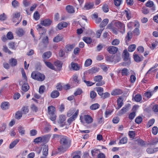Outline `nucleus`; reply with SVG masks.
I'll return each mask as SVG.
<instances>
[{
    "instance_id": "obj_1",
    "label": "nucleus",
    "mask_w": 158,
    "mask_h": 158,
    "mask_svg": "<svg viewBox=\"0 0 158 158\" xmlns=\"http://www.w3.org/2000/svg\"><path fill=\"white\" fill-rule=\"evenodd\" d=\"M60 144L58 150L61 152H64L70 147L71 142L67 137L63 136L60 137Z\"/></svg>"
},
{
    "instance_id": "obj_2",
    "label": "nucleus",
    "mask_w": 158,
    "mask_h": 158,
    "mask_svg": "<svg viewBox=\"0 0 158 158\" xmlns=\"http://www.w3.org/2000/svg\"><path fill=\"white\" fill-rule=\"evenodd\" d=\"M31 77L33 79L40 81H42L45 79V76L44 74L37 72L35 71L32 72Z\"/></svg>"
},
{
    "instance_id": "obj_3",
    "label": "nucleus",
    "mask_w": 158,
    "mask_h": 158,
    "mask_svg": "<svg viewBox=\"0 0 158 158\" xmlns=\"http://www.w3.org/2000/svg\"><path fill=\"white\" fill-rule=\"evenodd\" d=\"M55 108L53 106H51L48 107V113L50 119L54 121L56 119V115L55 114Z\"/></svg>"
},
{
    "instance_id": "obj_4",
    "label": "nucleus",
    "mask_w": 158,
    "mask_h": 158,
    "mask_svg": "<svg viewBox=\"0 0 158 158\" xmlns=\"http://www.w3.org/2000/svg\"><path fill=\"white\" fill-rule=\"evenodd\" d=\"M81 122L84 124L85 123L87 124H90L93 121V119L89 115H85L83 116H81L80 117Z\"/></svg>"
},
{
    "instance_id": "obj_5",
    "label": "nucleus",
    "mask_w": 158,
    "mask_h": 158,
    "mask_svg": "<svg viewBox=\"0 0 158 158\" xmlns=\"http://www.w3.org/2000/svg\"><path fill=\"white\" fill-rule=\"evenodd\" d=\"M102 77L101 75L96 76L94 77V81L97 82L96 84V86H102L105 84L104 82L102 81Z\"/></svg>"
},
{
    "instance_id": "obj_6",
    "label": "nucleus",
    "mask_w": 158,
    "mask_h": 158,
    "mask_svg": "<svg viewBox=\"0 0 158 158\" xmlns=\"http://www.w3.org/2000/svg\"><path fill=\"white\" fill-rule=\"evenodd\" d=\"M63 35L58 34L55 36L53 39V41L54 43H58L60 41H64Z\"/></svg>"
},
{
    "instance_id": "obj_7",
    "label": "nucleus",
    "mask_w": 158,
    "mask_h": 158,
    "mask_svg": "<svg viewBox=\"0 0 158 158\" xmlns=\"http://www.w3.org/2000/svg\"><path fill=\"white\" fill-rule=\"evenodd\" d=\"M130 104H128L123 107L118 113V115L120 116L125 113L126 112L128 111L130 108Z\"/></svg>"
},
{
    "instance_id": "obj_8",
    "label": "nucleus",
    "mask_w": 158,
    "mask_h": 158,
    "mask_svg": "<svg viewBox=\"0 0 158 158\" xmlns=\"http://www.w3.org/2000/svg\"><path fill=\"white\" fill-rule=\"evenodd\" d=\"M79 113L78 110H77L73 115L70 118H69L67 120L69 123L70 124L72 122L74 121L77 118Z\"/></svg>"
},
{
    "instance_id": "obj_9",
    "label": "nucleus",
    "mask_w": 158,
    "mask_h": 158,
    "mask_svg": "<svg viewBox=\"0 0 158 158\" xmlns=\"http://www.w3.org/2000/svg\"><path fill=\"white\" fill-rule=\"evenodd\" d=\"M36 29L40 34H45L46 32V29L40 24L37 25Z\"/></svg>"
},
{
    "instance_id": "obj_10",
    "label": "nucleus",
    "mask_w": 158,
    "mask_h": 158,
    "mask_svg": "<svg viewBox=\"0 0 158 158\" xmlns=\"http://www.w3.org/2000/svg\"><path fill=\"white\" fill-rule=\"evenodd\" d=\"M116 26L120 29L121 32L123 33L125 32V25L120 22H118L116 23Z\"/></svg>"
},
{
    "instance_id": "obj_11",
    "label": "nucleus",
    "mask_w": 158,
    "mask_h": 158,
    "mask_svg": "<svg viewBox=\"0 0 158 158\" xmlns=\"http://www.w3.org/2000/svg\"><path fill=\"white\" fill-rule=\"evenodd\" d=\"M69 68L71 70L76 71L80 69L79 65L73 62L71 63L70 65L69 66Z\"/></svg>"
},
{
    "instance_id": "obj_12",
    "label": "nucleus",
    "mask_w": 158,
    "mask_h": 158,
    "mask_svg": "<svg viewBox=\"0 0 158 158\" xmlns=\"http://www.w3.org/2000/svg\"><path fill=\"white\" fill-rule=\"evenodd\" d=\"M118 50V48L117 47L113 46H110L107 49V50L109 53L112 54H115Z\"/></svg>"
},
{
    "instance_id": "obj_13",
    "label": "nucleus",
    "mask_w": 158,
    "mask_h": 158,
    "mask_svg": "<svg viewBox=\"0 0 158 158\" xmlns=\"http://www.w3.org/2000/svg\"><path fill=\"white\" fill-rule=\"evenodd\" d=\"M52 23L51 20L49 19H47L42 20L40 22V24L43 26H48L50 25Z\"/></svg>"
},
{
    "instance_id": "obj_14",
    "label": "nucleus",
    "mask_w": 158,
    "mask_h": 158,
    "mask_svg": "<svg viewBox=\"0 0 158 158\" xmlns=\"http://www.w3.org/2000/svg\"><path fill=\"white\" fill-rule=\"evenodd\" d=\"M123 14L125 15L128 20H129L131 18V14L130 11L128 9L125 10L123 12Z\"/></svg>"
},
{
    "instance_id": "obj_15",
    "label": "nucleus",
    "mask_w": 158,
    "mask_h": 158,
    "mask_svg": "<svg viewBox=\"0 0 158 158\" xmlns=\"http://www.w3.org/2000/svg\"><path fill=\"white\" fill-rule=\"evenodd\" d=\"M94 6V4L93 3L87 2L85 3L83 9L84 10H88L92 9Z\"/></svg>"
},
{
    "instance_id": "obj_16",
    "label": "nucleus",
    "mask_w": 158,
    "mask_h": 158,
    "mask_svg": "<svg viewBox=\"0 0 158 158\" xmlns=\"http://www.w3.org/2000/svg\"><path fill=\"white\" fill-rule=\"evenodd\" d=\"M16 33L18 36L21 37L24 34L25 31L22 28H19L16 30Z\"/></svg>"
},
{
    "instance_id": "obj_17",
    "label": "nucleus",
    "mask_w": 158,
    "mask_h": 158,
    "mask_svg": "<svg viewBox=\"0 0 158 158\" xmlns=\"http://www.w3.org/2000/svg\"><path fill=\"white\" fill-rule=\"evenodd\" d=\"M144 51V48L143 46H139V62L142 60L144 59L143 57L141 56V54L143 53Z\"/></svg>"
},
{
    "instance_id": "obj_18",
    "label": "nucleus",
    "mask_w": 158,
    "mask_h": 158,
    "mask_svg": "<svg viewBox=\"0 0 158 158\" xmlns=\"http://www.w3.org/2000/svg\"><path fill=\"white\" fill-rule=\"evenodd\" d=\"M158 151V147L153 148H148L147 150L146 151L148 154H153Z\"/></svg>"
},
{
    "instance_id": "obj_19",
    "label": "nucleus",
    "mask_w": 158,
    "mask_h": 158,
    "mask_svg": "<svg viewBox=\"0 0 158 158\" xmlns=\"http://www.w3.org/2000/svg\"><path fill=\"white\" fill-rule=\"evenodd\" d=\"M154 5L153 2L151 0H148L146 4V6L147 7H152V10L153 11L155 10V8L154 6Z\"/></svg>"
},
{
    "instance_id": "obj_20",
    "label": "nucleus",
    "mask_w": 158,
    "mask_h": 158,
    "mask_svg": "<svg viewBox=\"0 0 158 158\" xmlns=\"http://www.w3.org/2000/svg\"><path fill=\"white\" fill-rule=\"evenodd\" d=\"M67 23L66 22H63L58 24L57 27L59 29L61 30L63 28L67 27Z\"/></svg>"
},
{
    "instance_id": "obj_21",
    "label": "nucleus",
    "mask_w": 158,
    "mask_h": 158,
    "mask_svg": "<svg viewBox=\"0 0 158 158\" xmlns=\"http://www.w3.org/2000/svg\"><path fill=\"white\" fill-rule=\"evenodd\" d=\"M66 10L69 13H73L75 12L74 8L72 6H67L66 7Z\"/></svg>"
},
{
    "instance_id": "obj_22",
    "label": "nucleus",
    "mask_w": 158,
    "mask_h": 158,
    "mask_svg": "<svg viewBox=\"0 0 158 158\" xmlns=\"http://www.w3.org/2000/svg\"><path fill=\"white\" fill-rule=\"evenodd\" d=\"M20 12H16L13 14V21L14 22H16V20L18 19L20 17Z\"/></svg>"
},
{
    "instance_id": "obj_23",
    "label": "nucleus",
    "mask_w": 158,
    "mask_h": 158,
    "mask_svg": "<svg viewBox=\"0 0 158 158\" xmlns=\"http://www.w3.org/2000/svg\"><path fill=\"white\" fill-rule=\"evenodd\" d=\"M118 102V107L116 109L118 110L123 105V98L120 97H119L117 100Z\"/></svg>"
},
{
    "instance_id": "obj_24",
    "label": "nucleus",
    "mask_w": 158,
    "mask_h": 158,
    "mask_svg": "<svg viewBox=\"0 0 158 158\" xmlns=\"http://www.w3.org/2000/svg\"><path fill=\"white\" fill-rule=\"evenodd\" d=\"M123 53L124 54V59L125 61L128 60L129 62V64L130 63V60L129 59V54L127 52V50H124L123 51Z\"/></svg>"
},
{
    "instance_id": "obj_25",
    "label": "nucleus",
    "mask_w": 158,
    "mask_h": 158,
    "mask_svg": "<svg viewBox=\"0 0 158 158\" xmlns=\"http://www.w3.org/2000/svg\"><path fill=\"white\" fill-rule=\"evenodd\" d=\"M19 139H17L12 141L10 144L9 146V148L10 149H11L14 148L19 142Z\"/></svg>"
},
{
    "instance_id": "obj_26",
    "label": "nucleus",
    "mask_w": 158,
    "mask_h": 158,
    "mask_svg": "<svg viewBox=\"0 0 158 158\" xmlns=\"http://www.w3.org/2000/svg\"><path fill=\"white\" fill-rule=\"evenodd\" d=\"M122 93V92L120 89H115L111 92V94L112 95H117L121 94Z\"/></svg>"
},
{
    "instance_id": "obj_27",
    "label": "nucleus",
    "mask_w": 158,
    "mask_h": 158,
    "mask_svg": "<svg viewBox=\"0 0 158 158\" xmlns=\"http://www.w3.org/2000/svg\"><path fill=\"white\" fill-rule=\"evenodd\" d=\"M52 53L50 51L44 53L42 57L43 59L46 60L50 58L52 55Z\"/></svg>"
},
{
    "instance_id": "obj_28",
    "label": "nucleus",
    "mask_w": 158,
    "mask_h": 158,
    "mask_svg": "<svg viewBox=\"0 0 158 158\" xmlns=\"http://www.w3.org/2000/svg\"><path fill=\"white\" fill-rule=\"evenodd\" d=\"M60 94L59 92L56 90L53 91L51 94V97L52 98H55L58 97Z\"/></svg>"
},
{
    "instance_id": "obj_29",
    "label": "nucleus",
    "mask_w": 158,
    "mask_h": 158,
    "mask_svg": "<svg viewBox=\"0 0 158 158\" xmlns=\"http://www.w3.org/2000/svg\"><path fill=\"white\" fill-rule=\"evenodd\" d=\"M99 70V68L97 67H93L89 70V73H95L98 72Z\"/></svg>"
},
{
    "instance_id": "obj_30",
    "label": "nucleus",
    "mask_w": 158,
    "mask_h": 158,
    "mask_svg": "<svg viewBox=\"0 0 158 158\" xmlns=\"http://www.w3.org/2000/svg\"><path fill=\"white\" fill-rule=\"evenodd\" d=\"M22 88L23 91L26 92L29 89V86L27 83H25L23 85Z\"/></svg>"
},
{
    "instance_id": "obj_31",
    "label": "nucleus",
    "mask_w": 158,
    "mask_h": 158,
    "mask_svg": "<svg viewBox=\"0 0 158 158\" xmlns=\"http://www.w3.org/2000/svg\"><path fill=\"white\" fill-rule=\"evenodd\" d=\"M109 20L107 19H104L100 24V27H103L106 26L108 23Z\"/></svg>"
},
{
    "instance_id": "obj_32",
    "label": "nucleus",
    "mask_w": 158,
    "mask_h": 158,
    "mask_svg": "<svg viewBox=\"0 0 158 158\" xmlns=\"http://www.w3.org/2000/svg\"><path fill=\"white\" fill-rule=\"evenodd\" d=\"M99 105L98 103H95L92 105L90 107V109L92 110H95L99 108Z\"/></svg>"
},
{
    "instance_id": "obj_33",
    "label": "nucleus",
    "mask_w": 158,
    "mask_h": 158,
    "mask_svg": "<svg viewBox=\"0 0 158 158\" xmlns=\"http://www.w3.org/2000/svg\"><path fill=\"white\" fill-rule=\"evenodd\" d=\"M92 63V61L90 59H87L85 61L84 66L85 67L90 66Z\"/></svg>"
},
{
    "instance_id": "obj_34",
    "label": "nucleus",
    "mask_w": 158,
    "mask_h": 158,
    "mask_svg": "<svg viewBox=\"0 0 158 158\" xmlns=\"http://www.w3.org/2000/svg\"><path fill=\"white\" fill-rule=\"evenodd\" d=\"M48 154V146L47 145L44 146L43 150V155L47 156Z\"/></svg>"
},
{
    "instance_id": "obj_35",
    "label": "nucleus",
    "mask_w": 158,
    "mask_h": 158,
    "mask_svg": "<svg viewBox=\"0 0 158 158\" xmlns=\"http://www.w3.org/2000/svg\"><path fill=\"white\" fill-rule=\"evenodd\" d=\"M9 63L11 66H15L17 64V60L15 59L12 58L9 60Z\"/></svg>"
},
{
    "instance_id": "obj_36",
    "label": "nucleus",
    "mask_w": 158,
    "mask_h": 158,
    "mask_svg": "<svg viewBox=\"0 0 158 158\" xmlns=\"http://www.w3.org/2000/svg\"><path fill=\"white\" fill-rule=\"evenodd\" d=\"M9 104L8 102H6L2 103L1 105V108L4 110H6L8 108Z\"/></svg>"
},
{
    "instance_id": "obj_37",
    "label": "nucleus",
    "mask_w": 158,
    "mask_h": 158,
    "mask_svg": "<svg viewBox=\"0 0 158 158\" xmlns=\"http://www.w3.org/2000/svg\"><path fill=\"white\" fill-rule=\"evenodd\" d=\"M83 40L87 44H90L92 42V39L89 37H84L83 38Z\"/></svg>"
},
{
    "instance_id": "obj_38",
    "label": "nucleus",
    "mask_w": 158,
    "mask_h": 158,
    "mask_svg": "<svg viewBox=\"0 0 158 158\" xmlns=\"http://www.w3.org/2000/svg\"><path fill=\"white\" fill-rule=\"evenodd\" d=\"M158 66V64H156L154 66L150 68L149 70L148 71L147 73H150L151 72H155L157 71V69H154L156 67Z\"/></svg>"
},
{
    "instance_id": "obj_39",
    "label": "nucleus",
    "mask_w": 158,
    "mask_h": 158,
    "mask_svg": "<svg viewBox=\"0 0 158 158\" xmlns=\"http://www.w3.org/2000/svg\"><path fill=\"white\" fill-rule=\"evenodd\" d=\"M22 113L21 111H18L16 112L15 115V117L18 119H20L22 116Z\"/></svg>"
},
{
    "instance_id": "obj_40",
    "label": "nucleus",
    "mask_w": 158,
    "mask_h": 158,
    "mask_svg": "<svg viewBox=\"0 0 158 158\" xmlns=\"http://www.w3.org/2000/svg\"><path fill=\"white\" fill-rule=\"evenodd\" d=\"M127 138L126 137H124L122 138L120 140L119 144H124L127 143Z\"/></svg>"
},
{
    "instance_id": "obj_41",
    "label": "nucleus",
    "mask_w": 158,
    "mask_h": 158,
    "mask_svg": "<svg viewBox=\"0 0 158 158\" xmlns=\"http://www.w3.org/2000/svg\"><path fill=\"white\" fill-rule=\"evenodd\" d=\"M42 42L44 44L48 45L49 43L48 37L47 36H44L42 39Z\"/></svg>"
},
{
    "instance_id": "obj_42",
    "label": "nucleus",
    "mask_w": 158,
    "mask_h": 158,
    "mask_svg": "<svg viewBox=\"0 0 158 158\" xmlns=\"http://www.w3.org/2000/svg\"><path fill=\"white\" fill-rule=\"evenodd\" d=\"M100 96L101 98L103 99H105L109 97L110 96V94L108 92H106L104 93H103Z\"/></svg>"
},
{
    "instance_id": "obj_43",
    "label": "nucleus",
    "mask_w": 158,
    "mask_h": 158,
    "mask_svg": "<svg viewBox=\"0 0 158 158\" xmlns=\"http://www.w3.org/2000/svg\"><path fill=\"white\" fill-rule=\"evenodd\" d=\"M66 118L65 115H60L59 117V123H63L66 120Z\"/></svg>"
},
{
    "instance_id": "obj_44",
    "label": "nucleus",
    "mask_w": 158,
    "mask_h": 158,
    "mask_svg": "<svg viewBox=\"0 0 158 158\" xmlns=\"http://www.w3.org/2000/svg\"><path fill=\"white\" fill-rule=\"evenodd\" d=\"M18 131L21 135H23L25 134V130L24 128L21 126H19V127Z\"/></svg>"
},
{
    "instance_id": "obj_45",
    "label": "nucleus",
    "mask_w": 158,
    "mask_h": 158,
    "mask_svg": "<svg viewBox=\"0 0 158 158\" xmlns=\"http://www.w3.org/2000/svg\"><path fill=\"white\" fill-rule=\"evenodd\" d=\"M96 91L98 94L100 96L103 92V89L101 87H98L96 88Z\"/></svg>"
},
{
    "instance_id": "obj_46",
    "label": "nucleus",
    "mask_w": 158,
    "mask_h": 158,
    "mask_svg": "<svg viewBox=\"0 0 158 158\" xmlns=\"http://www.w3.org/2000/svg\"><path fill=\"white\" fill-rule=\"evenodd\" d=\"M135 48L136 45L135 44L131 45L128 47V51L130 52H132L135 50Z\"/></svg>"
},
{
    "instance_id": "obj_47",
    "label": "nucleus",
    "mask_w": 158,
    "mask_h": 158,
    "mask_svg": "<svg viewBox=\"0 0 158 158\" xmlns=\"http://www.w3.org/2000/svg\"><path fill=\"white\" fill-rule=\"evenodd\" d=\"M135 132L134 131H129L128 133V135L130 138L133 139L135 136Z\"/></svg>"
},
{
    "instance_id": "obj_48",
    "label": "nucleus",
    "mask_w": 158,
    "mask_h": 158,
    "mask_svg": "<svg viewBox=\"0 0 158 158\" xmlns=\"http://www.w3.org/2000/svg\"><path fill=\"white\" fill-rule=\"evenodd\" d=\"M45 63L46 65L50 69H55L53 65L50 62L48 61H45Z\"/></svg>"
},
{
    "instance_id": "obj_49",
    "label": "nucleus",
    "mask_w": 158,
    "mask_h": 158,
    "mask_svg": "<svg viewBox=\"0 0 158 158\" xmlns=\"http://www.w3.org/2000/svg\"><path fill=\"white\" fill-rule=\"evenodd\" d=\"M76 111L75 108H72L70 109L68 112L67 115L68 117H70Z\"/></svg>"
},
{
    "instance_id": "obj_50",
    "label": "nucleus",
    "mask_w": 158,
    "mask_h": 158,
    "mask_svg": "<svg viewBox=\"0 0 158 158\" xmlns=\"http://www.w3.org/2000/svg\"><path fill=\"white\" fill-rule=\"evenodd\" d=\"M155 121V119L153 118L149 120L147 124V127H149L152 126L154 123Z\"/></svg>"
},
{
    "instance_id": "obj_51",
    "label": "nucleus",
    "mask_w": 158,
    "mask_h": 158,
    "mask_svg": "<svg viewBox=\"0 0 158 158\" xmlns=\"http://www.w3.org/2000/svg\"><path fill=\"white\" fill-rule=\"evenodd\" d=\"M74 47V45L73 44L68 45L66 46V48L67 51H71Z\"/></svg>"
},
{
    "instance_id": "obj_52",
    "label": "nucleus",
    "mask_w": 158,
    "mask_h": 158,
    "mask_svg": "<svg viewBox=\"0 0 158 158\" xmlns=\"http://www.w3.org/2000/svg\"><path fill=\"white\" fill-rule=\"evenodd\" d=\"M122 75H129V72L128 70L126 68L123 69L122 71Z\"/></svg>"
},
{
    "instance_id": "obj_53",
    "label": "nucleus",
    "mask_w": 158,
    "mask_h": 158,
    "mask_svg": "<svg viewBox=\"0 0 158 158\" xmlns=\"http://www.w3.org/2000/svg\"><path fill=\"white\" fill-rule=\"evenodd\" d=\"M7 19V16L3 13L0 15V21H3Z\"/></svg>"
},
{
    "instance_id": "obj_54",
    "label": "nucleus",
    "mask_w": 158,
    "mask_h": 158,
    "mask_svg": "<svg viewBox=\"0 0 158 158\" xmlns=\"http://www.w3.org/2000/svg\"><path fill=\"white\" fill-rule=\"evenodd\" d=\"M152 131L153 135H156L158 132V128L156 127H154L152 129Z\"/></svg>"
},
{
    "instance_id": "obj_55",
    "label": "nucleus",
    "mask_w": 158,
    "mask_h": 158,
    "mask_svg": "<svg viewBox=\"0 0 158 158\" xmlns=\"http://www.w3.org/2000/svg\"><path fill=\"white\" fill-rule=\"evenodd\" d=\"M113 112V110H110L107 109L105 112V117L107 118L108 116L111 115V113Z\"/></svg>"
},
{
    "instance_id": "obj_56",
    "label": "nucleus",
    "mask_w": 158,
    "mask_h": 158,
    "mask_svg": "<svg viewBox=\"0 0 158 158\" xmlns=\"http://www.w3.org/2000/svg\"><path fill=\"white\" fill-rule=\"evenodd\" d=\"M115 57L114 56H108L106 57L107 61L110 62H112L114 61V58Z\"/></svg>"
},
{
    "instance_id": "obj_57",
    "label": "nucleus",
    "mask_w": 158,
    "mask_h": 158,
    "mask_svg": "<svg viewBox=\"0 0 158 158\" xmlns=\"http://www.w3.org/2000/svg\"><path fill=\"white\" fill-rule=\"evenodd\" d=\"M120 43L119 40L118 39H115L112 42L111 44L113 45H117Z\"/></svg>"
},
{
    "instance_id": "obj_58",
    "label": "nucleus",
    "mask_w": 158,
    "mask_h": 158,
    "mask_svg": "<svg viewBox=\"0 0 158 158\" xmlns=\"http://www.w3.org/2000/svg\"><path fill=\"white\" fill-rule=\"evenodd\" d=\"M42 138L41 137H37L34 139V142L36 143L41 142L42 141Z\"/></svg>"
},
{
    "instance_id": "obj_59",
    "label": "nucleus",
    "mask_w": 158,
    "mask_h": 158,
    "mask_svg": "<svg viewBox=\"0 0 158 158\" xmlns=\"http://www.w3.org/2000/svg\"><path fill=\"white\" fill-rule=\"evenodd\" d=\"M3 50L6 52L10 54H11L12 52L8 49L6 46H3Z\"/></svg>"
},
{
    "instance_id": "obj_60",
    "label": "nucleus",
    "mask_w": 158,
    "mask_h": 158,
    "mask_svg": "<svg viewBox=\"0 0 158 158\" xmlns=\"http://www.w3.org/2000/svg\"><path fill=\"white\" fill-rule=\"evenodd\" d=\"M8 45L9 48L15 50L16 48V47L13 42L9 43Z\"/></svg>"
},
{
    "instance_id": "obj_61",
    "label": "nucleus",
    "mask_w": 158,
    "mask_h": 158,
    "mask_svg": "<svg viewBox=\"0 0 158 158\" xmlns=\"http://www.w3.org/2000/svg\"><path fill=\"white\" fill-rule=\"evenodd\" d=\"M55 65L58 68H61L62 66V63L60 61L57 60L54 63Z\"/></svg>"
},
{
    "instance_id": "obj_62",
    "label": "nucleus",
    "mask_w": 158,
    "mask_h": 158,
    "mask_svg": "<svg viewBox=\"0 0 158 158\" xmlns=\"http://www.w3.org/2000/svg\"><path fill=\"white\" fill-rule=\"evenodd\" d=\"M7 37L8 39L11 40L13 38V35L12 32H9L7 34Z\"/></svg>"
},
{
    "instance_id": "obj_63",
    "label": "nucleus",
    "mask_w": 158,
    "mask_h": 158,
    "mask_svg": "<svg viewBox=\"0 0 158 158\" xmlns=\"http://www.w3.org/2000/svg\"><path fill=\"white\" fill-rule=\"evenodd\" d=\"M37 133V131L35 129L31 130L30 131V135L31 136H34Z\"/></svg>"
},
{
    "instance_id": "obj_64",
    "label": "nucleus",
    "mask_w": 158,
    "mask_h": 158,
    "mask_svg": "<svg viewBox=\"0 0 158 158\" xmlns=\"http://www.w3.org/2000/svg\"><path fill=\"white\" fill-rule=\"evenodd\" d=\"M34 18L35 20H38L40 19V15L37 12H35L34 14Z\"/></svg>"
}]
</instances>
